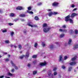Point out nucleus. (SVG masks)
<instances>
[{"mask_svg": "<svg viewBox=\"0 0 78 78\" xmlns=\"http://www.w3.org/2000/svg\"><path fill=\"white\" fill-rule=\"evenodd\" d=\"M70 15H69L67 16H66L65 17V20L66 22H68V21L69 20V22H70V23H73V20H72V19H69V18H70Z\"/></svg>", "mask_w": 78, "mask_h": 78, "instance_id": "1", "label": "nucleus"}, {"mask_svg": "<svg viewBox=\"0 0 78 78\" xmlns=\"http://www.w3.org/2000/svg\"><path fill=\"white\" fill-rule=\"evenodd\" d=\"M51 29V28L50 27H45L43 29V31L44 33H47V32H48Z\"/></svg>", "mask_w": 78, "mask_h": 78, "instance_id": "2", "label": "nucleus"}, {"mask_svg": "<svg viewBox=\"0 0 78 78\" xmlns=\"http://www.w3.org/2000/svg\"><path fill=\"white\" fill-rule=\"evenodd\" d=\"M58 61H59V62H60L61 61V62H62V63H63L64 60L62 58V55H60L59 56V59H58Z\"/></svg>", "mask_w": 78, "mask_h": 78, "instance_id": "3", "label": "nucleus"}, {"mask_svg": "<svg viewBox=\"0 0 78 78\" xmlns=\"http://www.w3.org/2000/svg\"><path fill=\"white\" fill-rule=\"evenodd\" d=\"M11 63L12 66H14L15 67V69H16V70H17V69H18V67L16 66V65H15L14 63H13V62H12V61H11Z\"/></svg>", "mask_w": 78, "mask_h": 78, "instance_id": "4", "label": "nucleus"}, {"mask_svg": "<svg viewBox=\"0 0 78 78\" xmlns=\"http://www.w3.org/2000/svg\"><path fill=\"white\" fill-rule=\"evenodd\" d=\"M77 15H78V14L73 13L71 14V17L72 18H73V17H74L76 16Z\"/></svg>", "mask_w": 78, "mask_h": 78, "instance_id": "5", "label": "nucleus"}, {"mask_svg": "<svg viewBox=\"0 0 78 78\" xmlns=\"http://www.w3.org/2000/svg\"><path fill=\"white\" fill-rule=\"evenodd\" d=\"M16 9H17V10H20V11L21 10H22V9H23V8L22 7L18 6L16 8Z\"/></svg>", "mask_w": 78, "mask_h": 78, "instance_id": "6", "label": "nucleus"}, {"mask_svg": "<svg viewBox=\"0 0 78 78\" xmlns=\"http://www.w3.org/2000/svg\"><path fill=\"white\" fill-rule=\"evenodd\" d=\"M47 64V63L46 62H41L40 63V66H46Z\"/></svg>", "mask_w": 78, "mask_h": 78, "instance_id": "7", "label": "nucleus"}, {"mask_svg": "<svg viewBox=\"0 0 78 78\" xmlns=\"http://www.w3.org/2000/svg\"><path fill=\"white\" fill-rule=\"evenodd\" d=\"M30 56V54L29 52H27L26 53V55H25L24 57L26 58H28V57H29Z\"/></svg>", "mask_w": 78, "mask_h": 78, "instance_id": "8", "label": "nucleus"}, {"mask_svg": "<svg viewBox=\"0 0 78 78\" xmlns=\"http://www.w3.org/2000/svg\"><path fill=\"white\" fill-rule=\"evenodd\" d=\"M58 5H59V3L58 2H54L52 4V6H58Z\"/></svg>", "mask_w": 78, "mask_h": 78, "instance_id": "9", "label": "nucleus"}, {"mask_svg": "<svg viewBox=\"0 0 78 78\" xmlns=\"http://www.w3.org/2000/svg\"><path fill=\"white\" fill-rule=\"evenodd\" d=\"M59 31L60 32H64L65 33L67 32V30L65 29L63 30L60 29L59 30Z\"/></svg>", "mask_w": 78, "mask_h": 78, "instance_id": "10", "label": "nucleus"}, {"mask_svg": "<svg viewBox=\"0 0 78 78\" xmlns=\"http://www.w3.org/2000/svg\"><path fill=\"white\" fill-rule=\"evenodd\" d=\"M76 63L75 62H72L69 63V64L71 65V66H73V65H75Z\"/></svg>", "mask_w": 78, "mask_h": 78, "instance_id": "11", "label": "nucleus"}, {"mask_svg": "<svg viewBox=\"0 0 78 78\" xmlns=\"http://www.w3.org/2000/svg\"><path fill=\"white\" fill-rule=\"evenodd\" d=\"M20 17H25L26 15L25 14H21L19 15Z\"/></svg>", "mask_w": 78, "mask_h": 78, "instance_id": "12", "label": "nucleus"}, {"mask_svg": "<svg viewBox=\"0 0 78 78\" xmlns=\"http://www.w3.org/2000/svg\"><path fill=\"white\" fill-rule=\"evenodd\" d=\"M28 25L29 26H30V27H37V25H32L30 24L29 23L28 24Z\"/></svg>", "mask_w": 78, "mask_h": 78, "instance_id": "13", "label": "nucleus"}, {"mask_svg": "<svg viewBox=\"0 0 78 78\" xmlns=\"http://www.w3.org/2000/svg\"><path fill=\"white\" fill-rule=\"evenodd\" d=\"M53 14V13L52 12H49L48 13V16H49V17H51V16H52V15Z\"/></svg>", "mask_w": 78, "mask_h": 78, "instance_id": "14", "label": "nucleus"}, {"mask_svg": "<svg viewBox=\"0 0 78 78\" xmlns=\"http://www.w3.org/2000/svg\"><path fill=\"white\" fill-rule=\"evenodd\" d=\"M72 39H69L68 43V44L69 45H70V44H71V43H72Z\"/></svg>", "mask_w": 78, "mask_h": 78, "instance_id": "15", "label": "nucleus"}, {"mask_svg": "<svg viewBox=\"0 0 78 78\" xmlns=\"http://www.w3.org/2000/svg\"><path fill=\"white\" fill-rule=\"evenodd\" d=\"M74 48H78V44H75L74 46Z\"/></svg>", "mask_w": 78, "mask_h": 78, "instance_id": "16", "label": "nucleus"}, {"mask_svg": "<svg viewBox=\"0 0 78 78\" xmlns=\"http://www.w3.org/2000/svg\"><path fill=\"white\" fill-rule=\"evenodd\" d=\"M43 27H48L47 24L46 23H44L43 24Z\"/></svg>", "mask_w": 78, "mask_h": 78, "instance_id": "17", "label": "nucleus"}, {"mask_svg": "<svg viewBox=\"0 0 78 78\" xmlns=\"http://www.w3.org/2000/svg\"><path fill=\"white\" fill-rule=\"evenodd\" d=\"M76 57H74L73 58H72V61H73L75 60H76Z\"/></svg>", "mask_w": 78, "mask_h": 78, "instance_id": "18", "label": "nucleus"}, {"mask_svg": "<svg viewBox=\"0 0 78 78\" xmlns=\"http://www.w3.org/2000/svg\"><path fill=\"white\" fill-rule=\"evenodd\" d=\"M34 19H35L36 20H39V18L37 16H35L34 17Z\"/></svg>", "mask_w": 78, "mask_h": 78, "instance_id": "19", "label": "nucleus"}, {"mask_svg": "<svg viewBox=\"0 0 78 78\" xmlns=\"http://www.w3.org/2000/svg\"><path fill=\"white\" fill-rule=\"evenodd\" d=\"M32 58H37V55H34L32 56Z\"/></svg>", "mask_w": 78, "mask_h": 78, "instance_id": "20", "label": "nucleus"}, {"mask_svg": "<svg viewBox=\"0 0 78 78\" xmlns=\"http://www.w3.org/2000/svg\"><path fill=\"white\" fill-rule=\"evenodd\" d=\"M37 71H34L33 72V75H36V73H37Z\"/></svg>", "mask_w": 78, "mask_h": 78, "instance_id": "21", "label": "nucleus"}, {"mask_svg": "<svg viewBox=\"0 0 78 78\" xmlns=\"http://www.w3.org/2000/svg\"><path fill=\"white\" fill-rule=\"evenodd\" d=\"M64 34H62L60 36V37L61 38V37H64Z\"/></svg>", "mask_w": 78, "mask_h": 78, "instance_id": "22", "label": "nucleus"}, {"mask_svg": "<svg viewBox=\"0 0 78 78\" xmlns=\"http://www.w3.org/2000/svg\"><path fill=\"white\" fill-rule=\"evenodd\" d=\"M18 47L19 49H21L22 48V45H18Z\"/></svg>", "mask_w": 78, "mask_h": 78, "instance_id": "23", "label": "nucleus"}, {"mask_svg": "<svg viewBox=\"0 0 78 78\" xmlns=\"http://www.w3.org/2000/svg\"><path fill=\"white\" fill-rule=\"evenodd\" d=\"M5 42L6 44H9V40H5Z\"/></svg>", "mask_w": 78, "mask_h": 78, "instance_id": "24", "label": "nucleus"}, {"mask_svg": "<svg viewBox=\"0 0 78 78\" xmlns=\"http://www.w3.org/2000/svg\"><path fill=\"white\" fill-rule=\"evenodd\" d=\"M27 12L28 13H29V14H33V12L32 11L30 12L28 11H27Z\"/></svg>", "mask_w": 78, "mask_h": 78, "instance_id": "25", "label": "nucleus"}, {"mask_svg": "<svg viewBox=\"0 0 78 78\" xmlns=\"http://www.w3.org/2000/svg\"><path fill=\"white\" fill-rule=\"evenodd\" d=\"M72 69V67H70L69 68L68 71L69 72H70V71H71Z\"/></svg>", "mask_w": 78, "mask_h": 78, "instance_id": "26", "label": "nucleus"}, {"mask_svg": "<svg viewBox=\"0 0 78 78\" xmlns=\"http://www.w3.org/2000/svg\"><path fill=\"white\" fill-rule=\"evenodd\" d=\"M25 57V55H23L22 56H21L20 57V59H23V57Z\"/></svg>", "mask_w": 78, "mask_h": 78, "instance_id": "27", "label": "nucleus"}, {"mask_svg": "<svg viewBox=\"0 0 78 78\" xmlns=\"http://www.w3.org/2000/svg\"><path fill=\"white\" fill-rule=\"evenodd\" d=\"M75 34H78V30H75Z\"/></svg>", "mask_w": 78, "mask_h": 78, "instance_id": "28", "label": "nucleus"}, {"mask_svg": "<svg viewBox=\"0 0 78 78\" xmlns=\"http://www.w3.org/2000/svg\"><path fill=\"white\" fill-rule=\"evenodd\" d=\"M14 32H12L11 33V36L12 37V36H13V35H14Z\"/></svg>", "mask_w": 78, "mask_h": 78, "instance_id": "29", "label": "nucleus"}, {"mask_svg": "<svg viewBox=\"0 0 78 78\" xmlns=\"http://www.w3.org/2000/svg\"><path fill=\"white\" fill-rule=\"evenodd\" d=\"M37 46V43H34V47H36Z\"/></svg>", "mask_w": 78, "mask_h": 78, "instance_id": "30", "label": "nucleus"}, {"mask_svg": "<svg viewBox=\"0 0 78 78\" xmlns=\"http://www.w3.org/2000/svg\"><path fill=\"white\" fill-rule=\"evenodd\" d=\"M8 75H9L10 76H12V74L10 73L9 72L8 73Z\"/></svg>", "mask_w": 78, "mask_h": 78, "instance_id": "31", "label": "nucleus"}, {"mask_svg": "<svg viewBox=\"0 0 78 78\" xmlns=\"http://www.w3.org/2000/svg\"><path fill=\"white\" fill-rule=\"evenodd\" d=\"M48 75L50 76H51V71H50V72H49L48 73Z\"/></svg>", "mask_w": 78, "mask_h": 78, "instance_id": "32", "label": "nucleus"}, {"mask_svg": "<svg viewBox=\"0 0 78 78\" xmlns=\"http://www.w3.org/2000/svg\"><path fill=\"white\" fill-rule=\"evenodd\" d=\"M37 62V61H36V60H34L33 62V64H36Z\"/></svg>", "mask_w": 78, "mask_h": 78, "instance_id": "33", "label": "nucleus"}, {"mask_svg": "<svg viewBox=\"0 0 78 78\" xmlns=\"http://www.w3.org/2000/svg\"><path fill=\"white\" fill-rule=\"evenodd\" d=\"M10 16H12V17H13L14 16V14L13 13H11L10 14Z\"/></svg>", "mask_w": 78, "mask_h": 78, "instance_id": "34", "label": "nucleus"}, {"mask_svg": "<svg viewBox=\"0 0 78 78\" xmlns=\"http://www.w3.org/2000/svg\"><path fill=\"white\" fill-rule=\"evenodd\" d=\"M58 12H54L53 13V15H56V14H58Z\"/></svg>", "mask_w": 78, "mask_h": 78, "instance_id": "35", "label": "nucleus"}, {"mask_svg": "<svg viewBox=\"0 0 78 78\" xmlns=\"http://www.w3.org/2000/svg\"><path fill=\"white\" fill-rule=\"evenodd\" d=\"M67 59V56H65L64 58V60H66Z\"/></svg>", "mask_w": 78, "mask_h": 78, "instance_id": "36", "label": "nucleus"}, {"mask_svg": "<svg viewBox=\"0 0 78 78\" xmlns=\"http://www.w3.org/2000/svg\"><path fill=\"white\" fill-rule=\"evenodd\" d=\"M9 25L10 26H11V25H14V24H13L12 23H9Z\"/></svg>", "mask_w": 78, "mask_h": 78, "instance_id": "37", "label": "nucleus"}, {"mask_svg": "<svg viewBox=\"0 0 78 78\" xmlns=\"http://www.w3.org/2000/svg\"><path fill=\"white\" fill-rule=\"evenodd\" d=\"M2 32L3 33H5L6 32H7V30H6V29H5V30L2 31Z\"/></svg>", "mask_w": 78, "mask_h": 78, "instance_id": "38", "label": "nucleus"}, {"mask_svg": "<svg viewBox=\"0 0 78 78\" xmlns=\"http://www.w3.org/2000/svg\"><path fill=\"white\" fill-rule=\"evenodd\" d=\"M62 28H66V25H63L62 26Z\"/></svg>", "mask_w": 78, "mask_h": 78, "instance_id": "39", "label": "nucleus"}, {"mask_svg": "<svg viewBox=\"0 0 78 78\" xmlns=\"http://www.w3.org/2000/svg\"><path fill=\"white\" fill-rule=\"evenodd\" d=\"M31 7H28V10L29 11L31 10Z\"/></svg>", "mask_w": 78, "mask_h": 78, "instance_id": "40", "label": "nucleus"}, {"mask_svg": "<svg viewBox=\"0 0 78 78\" xmlns=\"http://www.w3.org/2000/svg\"><path fill=\"white\" fill-rule=\"evenodd\" d=\"M62 69H66V67L64 66H62Z\"/></svg>", "mask_w": 78, "mask_h": 78, "instance_id": "41", "label": "nucleus"}, {"mask_svg": "<svg viewBox=\"0 0 78 78\" xmlns=\"http://www.w3.org/2000/svg\"><path fill=\"white\" fill-rule=\"evenodd\" d=\"M56 69H57V68H54V69H53V71H55V70H56Z\"/></svg>", "mask_w": 78, "mask_h": 78, "instance_id": "42", "label": "nucleus"}, {"mask_svg": "<svg viewBox=\"0 0 78 78\" xmlns=\"http://www.w3.org/2000/svg\"><path fill=\"white\" fill-rule=\"evenodd\" d=\"M54 75H57V72H55L54 73Z\"/></svg>", "mask_w": 78, "mask_h": 78, "instance_id": "43", "label": "nucleus"}, {"mask_svg": "<svg viewBox=\"0 0 78 78\" xmlns=\"http://www.w3.org/2000/svg\"><path fill=\"white\" fill-rule=\"evenodd\" d=\"M54 46L53 45H51L50 46V47L51 48H53Z\"/></svg>", "mask_w": 78, "mask_h": 78, "instance_id": "44", "label": "nucleus"}, {"mask_svg": "<svg viewBox=\"0 0 78 78\" xmlns=\"http://www.w3.org/2000/svg\"><path fill=\"white\" fill-rule=\"evenodd\" d=\"M42 5V3L40 2L38 4V5L39 6V5Z\"/></svg>", "mask_w": 78, "mask_h": 78, "instance_id": "45", "label": "nucleus"}, {"mask_svg": "<svg viewBox=\"0 0 78 78\" xmlns=\"http://www.w3.org/2000/svg\"><path fill=\"white\" fill-rule=\"evenodd\" d=\"M71 7L72 8H74V7H75V5H74V4H73L71 6Z\"/></svg>", "mask_w": 78, "mask_h": 78, "instance_id": "46", "label": "nucleus"}, {"mask_svg": "<svg viewBox=\"0 0 78 78\" xmlns=\"http://www.w3.org/2000/svg\"><path fill=\"white\" fill-rule=\"evenodd\" d=\"M23 32H24V33L25 34V33H27V30H24L23 31Z\"/></svg>", "mask_w": 78, "mask_h": 78, "instance_id": "47", "label": "nucleus"}, {"mask_svg": "<svg viewBox=\"0 0 78 78\" xmlns=\"http://www.w3.org/2000/svg\"><path fill=\"white\" fill-rule=\"evenodd\" d=\"M42 46L43 47H44V46H45V43H43L42 44Z\"/></svg>", "mask_w": 78, "mask_h": 78, "instance_id": "48", "label": "nucleus"}, {"mask_svg": "<svg viewBox=\"0 0 78 78\" xmlns=\"http://www.w3.org/2000/svg\"><path fill=\"white\" fill-rule=\"evenodd\" d=\"M31 66V64H28V65H27V66L28 67H30V66Z\"/></svg>", "mask_w": 78, "mask_h": 78, "instance_id": "49", "label": "nucleus"}, {"mask_svg": "<svg viewBox=\"0 0 78 78\" xmlns=\"http://www.w3.org/2000/svg\"><path fill=\"white\" fill-rule=\"evenodd\" d=\"M76 9H77V8H75L73 10V11H76Z\"/></svg>", "mask_w": 78, "mask_h": 78, "instance_id": "50", "label": "nucleus"}, {"mask_svg": "<svg viewBox=\"0 0 78 78\" xmlns=\"http://www.w3.org/2000/svg\"><path fill=\"white\" fill-rule=\"evenodd\" d=\"M3 54H4V55H7V52H4V53H3Z\"/></svg>", "mask_w": 78, "mask_h": 78, "instance_id": "51", "label": "nucleus"}, {"mask_svg": "<svg viewBox=\"0 0 78 78\" xmlns=\"http://www.w3.org/2000/svg\"><path fill=\"white\" fill-rule=\"evenodd\" d=\"M3 77H4V76L3 75L2 76H0V78H3Z\"/></svg>", "mask_w": 78, "mask_h": 78, "instance_id": "52", "label": "nucleus"}, {"mask_svg": "<svg viewBox=\"0 0 78 78\" xmlns=\"http://www.w3.org/2000/svg\"><path fill=\"white\" fill-rule=\"evenodd\" d=\"M21 21L22 22H24V21H25V20H24V19H22L21 20Z\"/></svg>", "mask_w": 78, "mask_h": 78, "instance_id": "53", "label": "nucleus"}, {"mask_svg": "<svg viewBox=\"0 0 78 78\" xmlns=\"http://www.w3.org/2000/svg\"><path fill=\"white\" fill-rule=\"evenodd\" d=\"M55 44H56V45H58L59 44V43L58 42H57L56 43H55Z\"/></svg>", "mask_w": 78, "mask_h": 78, "instance_id": "54", "label": "nucleus"}, {"mask_svg": "<svg viewBox=\"0 0 78 78\" xmlns=\"http://www.w3.org/2000/svg\"><path fill=\"white\" fill-rule=\"evenodd\" d=\"M51 9H48V11H51Z\"/></svg>", "mask_w": 78, "mask_h": 78, "instance_id": "55", "label": "nucleus"}, {"mask_svg": "<svg viewBox=\"0 0 78 78\" xmlns=\"http://www.w3.org/2000/svg\"><path fill=\"white\" fill-rule=\"evenodd\" d=\"M14 69H12V72H14Z\"/></svg>", "mask_w": 78, "mask_h": 78, "instance_id": "56", "label": "nucleus"}, {"mask_svg": "<svg viewBox=\"0 0 78 78\" xmlns=\"http://www.w3.org/2000/svg\"><path fill=\"white\" fill-rule=\"evenodd\" d=\"M5 61H9V59H5Z\"/></svg>", "mask_w": 78, "mask_h": 78, "instance_id": "57", "label": "nucleus"}, {"mask_svg": "<svg viewBox=\"0 0 78 78\" xmlns=\"http://www.w3.org/2000/svg\"><path fill=\"white\" fill-rule=\"evenodd\" d=\"M51 76L52 78H53V74H52L51 75Z\"/></svg>", "mask_w": 78, "mask_h": 78, "instance_id": "58", "label": "nucleus"}, {"mask_svg": "<svg viewBox=\"0 0 78 78\" xmlns=\"http://www.w3.org/2000/svg\"><path fill=\"white\" fill-rule=\"evenodd\" d=\"M10 47H13V45L12 44L10 45Z\"/></svg>", "mask_w": 78, "mask_h": 78, "instance_id": "59", "label": "nucleus"}, {"mask_svg": "<svg viewBox=\"0 0 78 78\" xmlns=\"http://www.w3.org/2000/svg\"><path fill=\"white\" fill-rule=\"evenodd\" d=\"M6 78H10L9 77L5 76Z\"/></svg>", "mask_w": 78, "mask_h": 78, "instance_id": "60", "label": "nucleus"}, {"mask_svg": "<svg viewBox=\"0 0 78 78\" xmlns=\"http://www.w3.org/2000/svg\"><path fill=\"white\" fill-rule=\"evenodd\" d=\"M20 53H22V51H20Z\"/></svg>", "mask_w": 78, "mask_h": 78, "instance_id": "61", "label": "nucleus"}, {"mask_svg": "<svg viewBox=\"0 0 78 78\" xmlns=\"http://www.w3.org/2000/svg\"><path fill=\"white\" fill-rule=\"evenodd\" d=\"M70 31L71 33H72V32H73V30H71Z\"/></svg>", "mask_w": 78, "mask_h": 78, "instance_id": "62", "label": "nucleus"}, {"mask_svg": "<svg viewBox=\"0 0 78 78\" xmlns=\"http://www.w3.org/2000/svg\"><path fill=\"white\" fill-rule=\"evenodd\" d=\"M14 47H15V48H16L17 46H14Z\"/></svg>", "mask_w": 78, "mask_h": 78, "instance_id": "63", "label": "nucleus"}, {"mask_svg": "<svg viewBox=\"0 0 78 78\" xmlns=\"http://www.w3.org/2000/svg\"><path fill=\"white\" fill-rule=\"evenodd\" d=\"M2 12V10H0V13H1Z\"/></svg>", "mask_w": 78, "mask_h": 78, "instance_id": "64", "label": "nucleus"}]
</instances>
